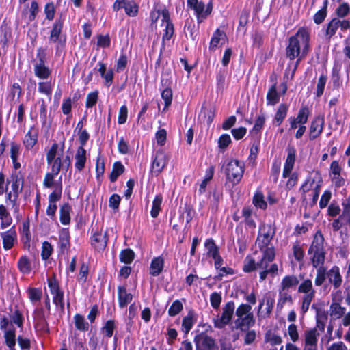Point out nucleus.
<instances>
[{
  "mask_svg": "<svg viewBox=\"0 0 350 350\" xmlns=\"http://www.w3.org/2000/svg\"><path fill=\"white\" fill-rule=\"evenodd\" d=\"M279 95L277 92L276 83H275L269 90L267 94V104L274 105L279 102Z\"/></svg>",
  "mask_w": 350,
  "mask_h": 350,
  "instance_id": "obj_18",
  "label": "nucleus"
},
{
  "mask_svg": "<svg viewBox=\"0 0 350 350\" xmlns=\"http://www.w3.org/2000/svg\"><path fill=\"white\" fill-rule=\"evenodd\" d=\"M310 37L308 31L304 29H299L297 33L291 36L286 49V55L291 60L298 57L297 64L308 53Z\"/></svg>",
  "mask_w": 350,
  "mask_h": 350,
  "instance_id": "obj_1",
  "label": "nucleus"
},
{
  "mask_svg": "<svg viewBox=\"0 0 350 350\" xmlns=\"http://www.w3.org/2000/svg\"><path fill=\"white\" fill-rule=\"evenodd\" d=\"M98 99V92H94L89 94L87 97L86 107H92L96 105Z\"/></svg>",
  "mask_w": 350,
  "mask_h": 350,
  "instance_id": "obj_61",
  "label": "nucleus"
},
{
  "mask_svg": "<svg viewBox=\"0 0 350 350\" xmlns=\"http://www.w3.org/2000/svg\"><path fill=\"white\" fill-rule=\"evenodd\" d=\"M187 5L193 9L198 15L201 14L204 8V3L198 2V0H187Z\"/></svg>",
  "mask_w": 350,
  "mask_h": 350,
  "instance_id": "obj_37",
  "label": "nucleus"
},
{
  "mask_svg": "<svg viewBox=\"0 0 350 350\" xmlns=\"http://www.w3.org/2000/svg\"><path fill=\"white\" fill-rule=\"evenodd\" d=\"M327 319V316L325 314L317 313V326L320 331L323 332L325 329V321Z\"/></svg>",
  "mask_w": 350,
  "mask_h": 350,
  "instance_id": "obj_52",
  "label": "nucleus"
},
{
  "mask_svg": "<svg viewBox=\"0 0 350 350\" xmlns=\"http://www.w3.org/2000/svg\"><path fill=\"white\" fill-rule=\"evenodd\" d=\"M288 155L286 159L285 164L286 165H293L295 160V150L293 147H288Z\"/></svg>",
  "mask_w": 350,
  "mask_h": 350,
  "instance_id": "obj_54",
  "label": "nucleus"
},
{
  "mask_svg": "<svg viewBox=\"0 0 350 350\" xmlns=\"http://www.w3.org/2000/svg\"><path fill=\"white\" fill-rule=\"evenodd\" d=\"M114 329V322L111 320L107 321L103 327V331L106 333L107 337H111Z\"/></svg>",
  "mask_w": 350,
  "mask_h": 350,
  "instance_id": "obj_62",
  "label": "nucleus"
},
{
  "mask_svg": "<svg viewBox=\"0 0 350 350\" xmlns=\"http://www.w3.org/2000/svg\"><path fill=\"white\" fill-rule=\"evenodd\" d=\"M193 316L189 314L187 316L183 318V329L185 333L187 334L193 326Z\"/></svg>",
  "mask_w": 350,
  "mask_h": 350,
  "instance_id": "obj_44",
  "label": "nucleus"
},
{
  "mask_svg": "<svg viewBox=\"0 0 350 350\" xmlns=\"http://www.w3.org/2000/svg\"><path fill=\"white\" fill-rule=\"evenodd\" d=\"M35 75L39 78L46 79L50 75V70L44 64L37 63L35 66Z\"/></svg>",
  "mask_w": 350,
  "mask_h": 350,
  "instance_id": "obj_23",
  "label": "nucleus"
},
{
  "mask_svg": "<svg viewBox=\"0 0 350 350\" xmlns=\"http://www.w3.org/2000/svg\"><path fill=\"white\" fill-rule=\"evenodd\" d=\"M70 236L67 230H62L59 234V245L62 249L66 248L70 244Z\"/></svg>",
  "mask_w": 350,
  "mask_h": 350,
  "instance_id": "obj_32",
  "label": "nucleus"
},
{
  "mask_svg": "<svg viewBox=\"0 0 350 350\" xmlns=\"http://www.w3.org/2000/svg\"><path fill=\"white\" fill-rule=\"evenodd\" d=\"M53 250L51 245L48 241H44L42 243V257L44 260H46L49 258V257L51 254V252Z\"/></svg>",
  "mask_w": 350,
  "mask_h": 350,
  "instance_id": "obj_45",
  "label": "nucleus"
},
{
  "mask_svg": "<svg viewBox=\"0 0 350 350\" xmlns=\"http://www.w3.org/2000/svg\"><path fill=\"white\" fill-rule=\"evenodd\" d=\"M97 38V45L98 46L105 48L110 45V38L109 35H98Z\"/></svg>",
  "mask_w": 350,
  "mask_h": 350,
  "instance_id": "obj_53",
  "label": "nucleus"
},
{
  "mask_svg": "<svg viewBox=\"0 0 350 350\" xmlns=\"http://www.w3.org/2000/svg\"><path fill=\"white\" fill-rule=\"evenodd\" d=\"M107 243V232H96L94 234L92 240V245L97 250H103Z\"/></svg>",
  "mask_w": 350,
  "mask_h": 350,
  "instance_id": "obj_11",
  "label": "nucleus"
},
{
  "mask_svg": "<svg viewBox=\"0 0 350 350\" xmlns=\"http://www.w3.org/2000/svg\"><path fill=\"white\" fill-rule=\"evenodd\" d=\"M4 338L5 344L9 347L10 350H16L14 348L16 345L15 330H5L4 333Z\"/></svg>",
  "mask_w": 350,
  "mask_h": 350,
  "instance_id": "obj_20",
  "label": "nucleus"
},
{
  "mask_svg": "<svg viewBox=\"0 0 350 350\" xmlns=\"http://www.w3.org/2000/svg\"><path fill=\"white\" fill-rule=\"evenodd\" d=\"M319 332L317 328L307 329L304 334L303 350H318L317 342Z\"/></svg>",
  "mask_w": 350,
  "mask_h": 350,
  "instance_id": "obj_9",
  "label": "nucleus"
},
{
  "mask_svg": "<svg viewBox=\"0 0 350 350\" xmlns=\"http://www.w3.org/2000/svg\"><path fill=\"white\" fill-rule=\"evenodd\" d=\"M223 312L221 317L217 316L214 319V326L221 329L228 325L232 319L234 312V304L233 301L228 302L223 308Z\"/></svg>",
  "mask_w": 350,
  "mask_h": 350,
  "instance_id": "obj_6",
  "label": "nucleus"
},
{
  "mask_svg": "<svg viewBox=\"0 0 350 350\" xmlns=\"http://www.w3.org/2000/svg\"><path fill=\"white\" fill-rule=\"evenodd\" d=\"M12 193L10 192L8 193V199L12 203H15L16 201L18 194L23 189V180L16 178L12 184Z\"/></svg>",
  "mask_w": 350,
  "mask_h": 350,
  "instance_id": "obj_14",
  "label": "nucleus"
},
{
  "mask_svg": "<svg viewBox=\"0 0 350 350\" xmlns=\"http://www.w3.org/2000/svg\"><path fill=\"white\" fill-rule=\"evenodd\" d=\"M299 280L296 276L290 275L286 276L281 283L282 290L284 291L287 288H289L292 286H296L298 284Z\"/></svg>",
  "mask_w": 350,
  "mask_h": 350,
  "instance_id": "obj_27",
  "label": "nucleus"
},
{
  "mask_svg": "<svg viewBox=\"0 0 350 350\" xmlns=\"http://www.w3.org/2000/svg\"><path fill=\"white\" fill-rule=\"evenodd\" d=\"M29 297L31 301H38L41 298V292L37 288H31L28 290Z\"/></svg>",
  "mask_w": 350,
  "mask_h": 350,
  "instance_id": "obj_59",
  "label": "nucleus"
},
{
  "mask_svg": "<svg viewBox=\"0 0 350 350\" xmlns=\"http://www.w3.org/2000/svg\"><path fill=\"white\" fill-rule=\"evenodd\" d=\"M345 312V308L342 307L338 303H333L330 306V315L336 319H339L343 316Z\"/></svg>",
  "mask_w": 350,
  "mask_h": 350,
  "instance_id": "obj_29",
  "label": "nucleus"
},
{
  "mask_svg": "<svg viewBox=\"0 0 350 350\" xmlns=\"http://www.w3.org/2000/svg\"><path fill=\"white\" fill-rule=\"evenodd\" d=\"M221 301V295L217 293H213L211 295V306L214 308H217Z\"/></svg>",
  "mask_w": 350,
  "mask_h": 350,
  "instance_id": "obj_64",
  "label": "nucleus"
},
{
  "mask_svg": "<svg viewBox=\"0 0 350 350\" xmlns=\"http://www.w3.org/2000/svg\"><path fill=\"white\" fill-rule=\"evenodd\" d=\"M70 206L68 204H64L60 208V221L63 224H68L70 223Z\"/></svg>",
  "mask_w": 350,
  "mask_h": 350,
  "instance_id": "obj_25",
  "label": "nucleus"
},
{
  "mask_svg": "<svg viewBox=\"0 0 350 350\" xmlns=\"http://www.w3.org/2000/svg\"><path fill=\"white\" fill-rule=\"evenodd\" d=\"M288 110V106L285 104L279 105L276 111L273 122L277 123V125H280L284 119L285 118Z\"/></svg>",
  "mask_w": 350,
  "mask_h": 350,
  "instance_id": "obj_22",
  "label": "nucleus"
},
{
  "mask_svg": "<svg viewBox=\"0 0 350 350\" xmlns=\"http://www.w3.org/2000/svg\"><path fill=\"white\" fill-rule=\"evenodd\" d=\"M124 171V167L123 165L118 161L116 162L113 165V170L110 174V180L111 182H115L118 177L122 174Z\"/></svg>",
  "mask_w": 350,
  "mask_h": 350,
  "instance_id": "obj_26",
  "label": "nucleus"
},
{
  "mask_svg": "<svg viewBox=\"0 0 350 350\" xmlns=\"http://www.w3.org/2000/svg\"><path fill=\"white\" fill-rule=\"evenodd\" d=\"M75 167L76 168L81 171L82 170L86 162V150L83 148V147L80 146L77 149V154L75 155Z\"/></svg>",
  "mask_w": 350,
  "mask_h": 350,
  "instance_id": "obj_17",
  "label": "nucleus"
},
{
  "mask_svg": "<svg viewBox=\"0 0 350 350\" xmlns=\"http://www.w3.org/2000/svg\"><path fill=\"white\" fill-rule=\"evenodd\" d=\"M62 24L60 22H57L54 24L53 29L51 31L50 39L51 41L55 42L61 33Z\"/></svg>",
  "mask_w": 350,
  "mask_h": 350,
  "instance_id": "obj_36",
  "label": "nucleus"
},
{
  "mask_svg": "<svg viewBox=\"0 0 350 350\" xmlns=\"http://www.w3.org/2000/svg\"><path fill=\"white\" fill-rule=\"evenodd\" d=\"M340 20L338 18H333L327 25V35L329 36V38L334 36L339 27Z\"/></svg>",
  "mask_w": 350,
  "mask_h": 350,
  "instance_id": "obj_33",
  "label": "nucleus"
},
{
  "mask_svg": "<svg viewBox=\"0 0 350 350\" xmlns=\"http://www.w3.org/2000/svg\"><path fill=\"white\" fill-rule=\"evenodd\" d=\"M260 250L262 253L260 262H269L274 260L275 253L273 247H269L268 245L263 249H260Z\"/></svg>",
  "mask_w": 350,
  "mask_h": 350,
  "instance_id": "obj_19",
  "label": "nucleus"
},
{
  "mask_svg": "<svg viewBox=\"0 0 350 350\" xmlns=\"http://www.w3.org/2000/svg\"><path fill=\"white\" fill-rule=\"evenodd\" d=\"M312 282L310 280H305L303 283L300 284L298 288V291L300 293H304L305 294L309 293L311 291H314L312 289Z\"/></svg>",
  "mask_w": 350,
  "mask_h": 350,
  "instance_id": "obj_50",
  "label": "nucleus"
},
{
  "mask_svg": "<svg viewBox=\"0 0 350 350\" xmlns=\"http://www.w3.org/2000/svg\"><path fill=\"white\" fill-rule=\"evenodd\" d=\"M205 247L207 250L208 256L212 257L215 262H221L222 259L219 254L218 247L212 239H208L206 241Z\"/></svg>",
  "mask_w": 350,
  "mask_h": 350,
  "instance_id": "obj_13",
  "label": "nucleus"
},
{
  "mask_svg": "<svg viewBox=\"0 0 350 350\" xmlns=\"http://www.w3.org/2000/svg\"><path fill=\"white\" fill-rule=\"evenodd\" d=\"M247 129L245 127H239L238 129H233L231 131L232 135L237 140L242 139L246 134Z\"/></svg>",
  "mask_w": 350,
  "mask_h": 350,
  "instance_id": "obj_55",
  "label": "nucleus"
},
{
  "mask_svg": "<svg viewBox=\"0 0 350 350\" xmlns=\"http://www.w3.org/2000/svg\"><path fill=\"white\" fill-rule=\"evenodd\" d=\"M262 267H264L262 269H259L260 279L262 280H264L269 273L272 275H275L278 270L276 264H267V265H262Z\"/></svg>",
  "mask_w": 350,
  "mask_h": 350,
  "instance_id": "obj_21",
  "label": "nucleus"
},
{
  "mask_svg": "<svg viewBox=\"0 0 350 350\" xmlns=\"http://www.w3.org/2000/svg\"><path fill=\"white\" fill-rule=\"evenodd\" d=\"M38 90L40 92L51 96L52 88L51 83L49 82H40L38 83Z\"/></svg>",
  "mask_w": 350,
  "mask_h": 350,
  "instance_id": "obj_46",
  "label": "nucleus"
},
{
  "mask_svg": "<svg viewBox=\"0 0 350 350\" xmlns=\"http://www.w3.org/2000/svg\"><path fill=\"white\" fill-rule=\"evenodd\" d=\"M166 165V156L161 152H157L152 164V172L158 175Z\"/></svg>",
  "mask_w": 350,
  "mask_h": 350,
  "instance_id": "obj_10",
  "label": "nucleus"
},
{
  "mask_svg": "<svg viewBox=\"0 0 350 350\" xmlns=\"http://www.w3.org/2000/svg\"><path fill=\"white\" fill-rule=\"evenodd\" d=\"M14 232L8 231L2 234L3 247L6 250L10 249L14 245Z\"/></svg>",
  "mask_w": 350,
  "mask_h": 350,
  "instance_id": "obj_28",
  "label": "nucleus"
},
{
  "mask_svg": "<svg viewBox=\"0 0 350 350\" xmlns=\"http://www.w3.org/2000/svg\"><path fill=\"white\" fill-rule=\"evenodd\" d=\"M253 203L256 207L262 209L267 208V202L264 200V196L261 193H256L253 198Z\"/></svg>",
  "mask_w": 350,
  "mask_h": 350,
  "instance_id": "obj_40",
  "label": "nucleus"
},
{
  "mask_svg": "<svg viewBox=\"0 0 350 350\" xmlns=\"http://www.w3.org/2000/svg\"><path fill=\"white\" fill-rule=\"evenodd\" d=\"M308 110L307 108H302L297 116V117L295 118L297 120L298 123L300 124H304L308 120Z\"/></svg>",
  "mask_w": 350,
  "mask_h": 350,
  "instance_id": "obj_58",
  "label": "nucleus"
},
{
  "mask_svg": "<svg viewBox=\"0 0 350 350\" xmlns=\"http://www.w3.org/2000/svg\"><path fill=\"white\" fill-rule=\"evenodd\" d=\"M196 350H218L215 340L203 333L195 336Z\"/></svg>",
  "mask_w": 350,
  "mask_h": 350,
  "instance_id": "obj_7",
  "label": "nucleus"
},
{
  "mask_svg": "<svg viewBox=\"0 0 350 350\" xmlns=\"http://www.w3.org/2000/svg\"><path fill=\"white\" fill-rule=\"evenodd\" d=\"M223 36H225V35H224V32L220 31L219 29H217L215 32V33L211 40V43H210V49L211 50H215L217 47V46L219 43V41H220L221 37H223Z\"/></svg>",
  "mask_w": 350,
  "mask_h": 350,
  "instance_id": "obj_34",
  "label": "nucleus"
},
{
  "mask_svg": "<svg viewBox=\"0 0 350 350\" xmlns=\"http://www.w3.org/2000/svg\"><path fill=\"white\" fill-rule=\"evenodd\" d=\"M75 324L77 329L86 331L88 329V323L85 321L84 318L79 314H77L75 317Z\"/></svg>",
  "mask_w": 350,
  "mask_h": 350,
  "instance_id": "obj_30",
  "label": "nucleus"
},
{
  "mask_svg": "<svg viewBox=\"0 0 350 350\" xmlns=\"http://www.w3.org/2000/svg\"><path fill=\"white\" fill-rule=\"evenodd\" d=\"M243 172V165H241L238 160L230 161L225 169L227 178L232 180L234 183H238L241 180Z\"/></svg>",
  "mask_w": 350,
  "mask_h": 350,
  "instance_id": "obj_4",
  "label": "nucleus"
},
{
  "mask_svg": "<svg viewBox=\"0 0 350 350\" xmlns=\"http://www.w3.org/2000/svg\"><path fill=\"white\" fill-rule=\"evenodd\" d=\"M183 304L179 300H176L170 307L168 314L171 317L178 314L183 310Z\"/></svg>",
  "mask_w": 350,
  "mask_h": 350,
  "instance_id": "obj_41",
  "label": "nucleus"
},
{
  "mask_svg": "<svg viewBox=\"0 0 350 350\" xmlns=\"http://www.w3.org/2000/svg\"><path fill=\"white\" fill-rule=\"evenodd\" d=\"M162 202V198L161 196H157L153 201L152 208L151 210V216L153 218H155L158 216L159 211H160V206Z\"/></svg>",
  "mask_w": 350,
  "mask_h": 350,
  "instance_id": "obj_38",
  "label": "nucleus"
},
{
  "mask_svg": "<svg viewBox=\"0 0 350 350\" xmlns=\"http://www.w3.org/2000/svg\"><path fill=\"white\" fill-rule=\"evenodd\" d=\"M325 279V269L323 267H320L317 271V277L315 279V284L321 286Z\"/></svg>",
  "mask_w": 350,
  "mask_h": 350,
  "instance_id": "obj_57",
  "label": "nucleus"
},
{
  "mask_svg": "<svg viewBox=\"0 0 350 350\" xmlns=\"http://www.w3.org/2000/svg\"><path fill=\"white\" fill-rule=\"evenodd\" d=\"M127 107L123 105L120 107L119 115H118V123L120 124H124L127 119Z\"/></svg>",
  "mask_w": 350,
  "mask_h": 350,
  "instance_id": "obj_63",
  "label": "nucleus"
},
{
  "mask_svg": "<svg viewBox=\"0 0 350 350\" xmlns=\"http://www.w3.org/2000/svg\"><path fill=\"white\" fill-rule=\"evenodd\" d=\"M161 16L162 26L165 27V33L163 36V41L169 40L174 34V25L170 19V13L167 10L163 9L161 12L157 11V12H152L151 14V18L152 21L157 20L159 16Z\"/></svg>",
  "mask_w": 350,
  "mask_h": 350,
  "instance_id": "obj_3",
  "label": "nucleus"
},
{
  "mask_svg": "<svg viewBox=\"0 0 350 350\" xmlns=\"http://www.w3.org/2000/svg\"><path fill=\"white\" fill-rule=\"evenodd\" d=\"M135 257V253L131 249L122 250L120 254V258L122 262H131Z\"/></svg>",
  "mask_w": 350,
  "mask_h": 350,
  "instance_id": "obj_31",
  "label": "nucleus"
},
{
  "mask_svg": "<svg viewBox=\"0 0 350 350\" xmlns=\"http://www.w3.org/2000/svg\"><path fill=\"white\" fill-rule=\"evenodd\" d=\"M132 294L127 293L125 287H118V300L119 306L120 308L125 307L128 304H129L132 301Z\"/></svg>",
  "mask_w": 350,
  "mask_h": 350,
  "instance_id": "obj_16",
  "label": "nucleus"
},
{
  "mask_svg": "<svg viewBox=\"0 0 350 350\" xmlns=\"http://www.w3.org/2000/svg\"><path fill=\"white\" fill-rule=\"evenodd\" d=\"M161 97L165 100V107L163 110H166L171 105L172 100V92L171 89L166 88L161 93Z\"/></svg>",
  "mask_w": 350,
  "mask_h": 350,
  "instance_id": "obj_43",
  "label": "nucleus"
},
{
  "mask_svg": "<svg viewBox=\"0 0 350 350\" xmlns=\"http://www.w3.org/2000/svg\"><path fill=\"white\" fill-rule=\"evenodd\" d=\"M288 335L293 342H296L299 339V334L296 325L291 324L288 327Z\"/></svg>",
  "mask_w": 350,
  "mask_h": 350,
  "instance_id": "obj_51",
  "label": "nucleus"
},
{
  "mask_svg": "<svg viewBox=\"0 0 350 350\" xmlns=\"http://www.w3.org/2000/svg\"><path fill=\"white\" fill-rule=\"evenodd\" d=\"M37 142V135H33L31 131H29L25 136L24 144L27 148H31Z\"/></svg>",
  "mask_w": 350,
  "mask_h": 350,
  "instance_id": "obj_42",
  "label": "nucleus"
},
{
  "mask_svg": "<svg viewBox=\"0 0 350 350\" xmlns=\"http://www.w3.org/2000/svg\"><path fill=\"white\" fill-rule=\"evenodd\" d=\"M262 265H267V264H245L243 271L246 273H250L253 271H259L264 267Z\"/></svg>",
  "mask_w": 350,
  "mask_h": 350,
  "instance_id": "obj_60",
  "label": "nucleus"
},
{
  "mask_svg": "<svg viewBox=\"0 0 350 350\" xmlns=\"http://www.w3.org/2000/svg\"><path fill=\"white\" fill-rule=\"evenodd\" d=\"M252 307L248 304H242L236 310L235 314L237 319L234 321V327L242 332H246L247 329L255 324L254 314L251 312Z\"/></svg>",
  "mask_w": 350,
  "mask_h": 350,
  "instance_id": "obj_2",
  "label": "nucleus"
},
{
  "mask_svg": "<svg viewBox=\"0 0 350 350\" xmlns=\"http://www.w3.org/2000/svg\"><path fill=\"white\" fill-rule=\"evenodd\" d=\"M326 81H327V77L326 76L322 75L319 79V81H318V83H317V96L318 97L321 96L323 93V90H324V88H325V83H326Z\"/></svg>",
  "mask_w": 350,
  "mask_h": 350,
  "instance_id": "obj_47",
  "label": "nucleus"
},
{
  "mask_svg": "<svg viewBox=\"0 0 350 350\" xmlns=\"http://www.w3.org/2000/svg\"><path fill=\"white\" fill-rule=\"evenodd\" d=\"M350 11L349 5L347 3H342L336 11V13L338 17L346 16Z\"/></svg>",
  "mask_w": 350,
  "mask_h": 350,
  "instance_id": "obj_48",
  "label": "nucleus"
},
{
  "mask_svg": "<svg viewBox=\"0 0 350 350\" xmlns=\"http://www.w3.org/2000/svg\"><path fill=\"white\" fill-rule=\"evenodd\" d=\"M275 234V229L271 225L262 224L258 231L256 245L263 249L269 245Z\"/></svg>",
  "mask_w": 350,
  "mask_h": 350,
  "instance_id": "obj_5",
  "label": "nucleus"
},
{
  "mask_svg": "<svg viewBox=\"0 0 350 350\" xmlns=\"http://www.w3.org/2000/svg\"><path fill=\"white\" fill-rule=\"evenodd\" d=\"M327 5V0H325L323 8L314 14V21L317 24H321L324 21L326 16Z\"/></svg>",
  "mask_w": 350,
  "mask_h": 350,
  "instance_id": "obj_35",
  "label": "nucleus"
},
{
  "mask_svg": "<svg viewBox=\"0 0 350 350\" xmlns=\"http://www.w3.org/2000/svg\"><path fill=\"white\" fill-rule=\"evenodd\" d=\"M308 254L312 255V262H323L325 260L324 251L323 248V237L320 241L315 237L308 250Z\"/></svg>",
  "mask_w": 350,
  "mask_h": 350,
  "instance_id": "obj_8",
  "label": "nucleus"
},
{
  "mask_svg": "<svg viewBox=\"0 0 350 350\" xmlns=\"http://www.w3.org/2000/svg\"><path fill=\"white\" fill-rule=\"evenodd\" d=\"M124 10L129 16H135L138 12V6L135 2L128 1Z\"/></svg>",
  "mask_w": 350,
  "mask_h": 350,
  "instance_id": "obj_39",
  "label": "nucleus"
},
{
  "mask_svg": "<svg viewBox=\"0 0 350 350\" xmlns=\"http://www.w3.org/2000/svg\"><path fill=\"white\" fill-rule=\"evenodd\" d=\"M57 148L58 145L57 144L55 143L52 145L51 149L47 152L46 159L49 164H51L53 162V161L55 159V158L57 154Z\"/></svg>",
  "mask_w": 350,
  "mask_h": 350,
  "instance_id": "obj_56",
  "label": "nucleus"
},
{
  "mask_svg": "<svg viewBox=\"0 0 350 350\" xmlns=\"http://www.w3.org/2000/svg\"><path fill=\"white\" fill-rule=\"evenodd\" d=\"M231 138L228 134L221 135L218 139V146L219 148H226L230 143Z\"/></svg>",
  "mask_w": 350,
  "mask_h": 350,
  "instance_id": "obj_49",
  "label": "nucleus"
},
{
  "mask_svg": "<svg viewBox=\"0 0 350 350\" xmlns=\"http://www.w3.org/2000/svg\"><path fill=\"white\" fill-rule=\"evenodd\" d=\"M323 119L320 117H317L311 123L310 128V139H314L322 132L323 127Z\"/></svg>",
  "mask_w": 350,
  "mask_h": 350,
  "instance_id": "obj_12",
  "label": "nucleus"
},
{
  "mask_svg": "<svg viewBox=\"0 0 350 350\" xmlns=\"http://www.w3.org/2000/svg\"><path fill=\"white\" fill-rule=\"evenodd\" d=\"M222 264H215L216 269L218 271V275L215 277L217 280H221L227 275L234 274V270L228 267H222Z\"/></svg>",
  "mask_w": 350,
  "mask_h": 350,
  "instance_id": "obj_24",
  "label": "nucleus"
},
{
  "mask_svg": "<svg viewBox=\"0 0 350 350\" xmlns=\"http://www.w3.org/2000/svg\"><path fill=\"white\" fill-rule=\"evenodd\" d=\"M327 278L331 284H333L335 288H338L342 283V278L339 273L338 267H334L328 273Z\"/></svg>",
  "mask_w": 350,
  "mask_h": 350,
  "instance_id": "obj_15",
  "label": "nucleus"
}]
</instances>
